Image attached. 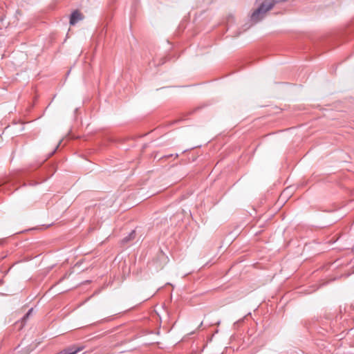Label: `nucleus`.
Segmentation results:
<instances>
[{"label": "nucleus", "instance_id": "obj_2", "mask_svg": "<svg viewBox=\"0 0 354 354\" xmlns=\"http://www.w3.org/2000/svg\"><path fill=\"white\" fill-rule=\"evenodd\" d=\"M84 18L83 15L78 10H75L70 19V24L75 25L77 21L82 20Z\"/></svg>", "mask_w": 354, "mask_h": 354}, {"label": "nucleus", "instance_id": "obj_5", "mask_svg": "<svg viewBox=\"0 0 354 354\" xmlns=\"http://www.w3.org/2000/svg\"><path fill=\"white\" fill-rule=\"evenodd\" d=\"M134 234H135V232H134V231H133V232H131V235Z\"/></svg>", "mask_w": 354, "mask_h": 354}, {"label": "nucleus", "instance_id": "obj_6", "mask_svg": "<svg viewBox=\"0 0 354 354\" xmlns=\"http://www.w3.org/2000/svg\"><path fill=\"white\" fill-rule=\"evenodd\" d=\"M353 252H354V248H353Z\"/></svg>", "mask_w": 354, "mask_h": 354}, {"label": "nucleus", "instance_id": "obj_1", "mask_svg": "<svg viewBox=\"0 0 354 354\" xmlns=\"http://www.w3.org/2000/svg\"><path fill=\"white\" fill-rule=\"evenodd\" d=\"M274 5L273 0H265L263 1L257 9H255L251 15L250 20L253 23H257L261 20L270 10Z\"/></svg>", "mask_w": 354, "mask_h": 354}, {"label": "nucleus", "instance_id": "obj_4", "mask_svg": "<svg viewBox=\"0 0 354 354\" xmlns=\"http://www.w3.org/2000/svg\"><path fill=\"white\" fill-rule=\"evenodd\" d=\"M32 309H30L28 313L26 315V316L24 317V319H26L28 316L29 315L32 313Z\"/></svg>", "mask_w": 354, "mask_h": 354}, {"label": "nucleus", "instance_id": "obj_3", "mask_svg": "<svg viewBox=\"0 0 354 354\" xmlns=\"http://www.w3.org/2000/svg\"><path fill=\"white\" fill-rule=\"evenodd\" d=\"M76 353V351H73V352H71V353H68V352H66V351H62V352H60L57 354H75Z\"/></svg>", "mask_w": 354, "mask_h": 354}]
</instances>
